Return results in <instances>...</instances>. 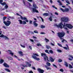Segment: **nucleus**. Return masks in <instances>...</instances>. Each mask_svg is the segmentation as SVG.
I'll list each match as a JSON object with an SVG mask.
<instances>
[{"label": "nucleus", "instance_id": "39448f33", "mask_svg": "<svg viewBox=\"0 0 73 73\" xmlns=\"http://www.w3.org/2000/svg\"><path fill=\"white\" fill-rule=\"evenodd\" d=\"M3 23H4V24H5L6 26L8 27V26H9V25H11V22L9 21H7V22L4 21H3Z\"/></svg>", "mask_w": 73, "mask_h": 73}, {"label": "nucleus", "instance_id": "0e129e2a", "mask_svg": "<svg viewBox=\"0 0 73 73\" xmlns=\"http://www.w3.org/2000/svg\"><path fill=\"white\" fill-rule=\"evenodd\" d=\"M33 38H35V39L37 38V37L36 36H33Z\"/></svg>", "mask_w": 73, "mask_h": 73}, {"label": "nucleus", "instance_id": "2eb2a0df", "mask_svg": "<svg viewBox=\"0 0 73 73\" xmlns=\"http://www.w3.org/2000/svg\"><path fill=\"white\" fill-rule=\"evenodd\" d=\"M19 53L21 55L20 56H23V53L21 51H19Z\"/></svg>", "mask_w": 73, "mask_h": 73}, {"label": "nucleus", "instance_id": "680f3d73", "mask_svg": "<svg viewBox=\"0 0 73 73\" xmlns=\"http://www.w3.org/2000/svg\"><path fill=\"white\" fill-rule=\"evenodd\" d=\"M3 0H0V3H3Z\"/></svg>", "mask_w": 73, "mask_h": 73}, {"label": "nucleus", "instance_id": "bb28decb", "mask_svg": "<svg viewBox=\"0 0 73 73\" xmlns=\"http://www.w3.org/2000/svg\"><path fill=\"white\" fill-rule=\"evenodd\" d=\"M41 28H45V26L44 25H41Z\"/></svg>", "mask_w": 73, "mask_h": 73}, {"label": "nucleus", "instance_id": "7c9ffc66", "mask_svg": "<svg viewBox=\"0 0 73 73\" xmlns=\"http://www.w3.org/2000/svg\"><path fill=\"white\" fill-rule=\"evenodd\" d=\"M34 32L35 33H38V31L37 30L34 31Z\"/></svg>", "mask_w": 73, "mask_h": 73}, {"label": "nucleus", "instance_id": "9b49d317", "mask_svg": "<svg viewBox=\"0 0 73 73\" xmlns=\"http://www.w3.org/2000/svg\"><path fill=\"white\" fill-rule=\"evenodd\" d=\"M36 22H37V21H34L33 22V24L34 25H35V27H37V25H38V24H37V23H36Z\"/></svg>", "mask_w": 73, "mask_h": 73}, {"label": "nucleus", "instance_id": "aec40b11", "mask_svg": "<svg viewBox=\"0 0 73 73\" xmlns=\"http://www.w3.org/2000/svg\"><path fill=\"white\" fill-rule=\"evenodd\" d=\"M5 70L6 71H7L8 72H11V71L10 70H9L7 68H5Z\"/></svg>", "mask_w": 73, "mask_h": 73}, {"label": "nucleus", "instance_id": "ea45409f", "mask_svg": "<svg viewBox=\"0 0 73 73\" xmlns=\"http://www.w3.org/2000/svg\"><path fill=\"white\" fill-rule=\"evenodd\" d=\"M29 24H32V22H33L32 21H31V20L29 21Z\"/></svg>", "mask_w": 73, "mask_h": 73}, {"label": "nucleus", "instance_id": "49530a36", "mask_svg": "<svg viewBox=\"0 0 73 73\" xmlns=\"http://www.w3.org/2000/svg\"><path fill=\"white\" fill-rule=\"evenodd\" d=\"M40 34H41V35H45V33L44 32H41L40 33Z\"/></svg>", "mask_w": 73, "mask_h": 73}, {"label": "nucleus", "instance_id": "0eeeda50", "mask_svg": "<svg viewBox=\"0 0 73 73\" xmlns=\"http://www.w3.org/2000/svg\"><path fill=\"white\" fill-rule=\"evenodd\" d=\"M37 71L40 73H44V70L41 68H38L37 69Z\"/></svg>", "mask_w": 73, "mask_h": 73}, {"label": "nucleus", "instance_id": "37998d69", "mask_svg": "<svg viewBox=\"0 0 73 73\" xmlns=\"http://www.w3.org/2000/svg\"><path fill=\"white\" fill-rule=\"evenodd\" d=\"M57 51L58 52H62V51L61 50H59V49H58L57 50Z\"/></svg>", "mask_w": 73, "mask_h": 73}, {"label": "nucleus", "instance_id": "e433bc0d", "mask_svg": "<svg viewBox=\"0 0 73 73\" xmlns=\"http://www.w3.org/2000/svg\"><path fill=\"white\" fill-rule=\"evenodd\" d=\"M60 9L63 12H65V10L62 8H60Z\"/></svg>", "mask_w": 73, "mask_h": 73}, {"label": "nucleus", "instance_id": "4be33fe9", "mask_svg": "<svg viewBox=\"0 0 73 73\" xmlns=\"http://www.w3.org/2000/svg\"><path fill=\"white\" fill-rule=\"evenodd\" d=\"M65 64V65L66 66V67H68V63H67L66 62H64Z\"/></svg>", "mask_w": 73, "mask_h": 73}, {"label": "nucleus", "instance_id": "e2e57ef3", "mask_svg": "<svg viewBox=\"0 0 73 73\" xmlns=\"http://www.w3.org/2000/svg\"><path fill=\"white\" fill-rule=\"evenodd\" d=\"M55 15H58V14L56 12L55 13Z\"/></svg>", "mask_w": 73, "mask_h": 73}, {"label": "nucleus", "instance_id": "412c9836", "mask_svg": "<svg viewBox=\"0 0 73 73\" xmlns=\"http://www.w3.org/2000/svg\"><path fill=\"white\" fill-rule=\"evenodd\" d=\"M43 16H48V13H44L43 15Z\"/></svg>", "mask_w": 73, "mask_h": 73}, {"label": "nucleus", "instance_id": "a211bd4d", "mask_svg": "<svg viewBox=\"0 0 73 73\" xmlns=\"http://www.w3.org/2000/svg\"><path fill=\"white\" fill-rule=\"evenodd\" d=\"M57 2L59 3V5H62V2H61V1L60 0L57 1Z\"/></svg>", "mask_w": 73, "mask_h": 73}, {"label": "nucleus", "instance_id": "9d476101", "mask_svg": "<svg viewBox=\"0 0 73 73\" xmlns=\"http://www.w3.org/2000/svg\"><path fill=\"white\" fill-rule=\"evenodd\" d=\"M3 65L5 67H6V68H9V65H8L5 62H4Z\"/></svg>", "mask_w": 73, "mask_h": 73}, {"label": "nucleus", "instance_id": "603ef678", "mask_svg": "<svg viewBox=\"0 0 73 73\" xmlns=\"http://www.w3.org/2000/svg\"><path fill=\"white\" fill-rule=\"evenodd\" d=\"M8 18H9V19H14L13 17H12V18H11L9 16L8 17Z\"/></svg>", "mask_w": 73, "mask_h": 73}, {"label": "nucleus", "instance_id": "864d4df0", "mask_svg": "<svg viewBox=\"0 0 73 73\" xmlns=\"http://www.w3.org/2000/svg\"><path fill=\"white\" fill-rule=\"evenodd\" d=\"M37 46H41V44H37Z\"/></svg>", "mask_w": 73, "mask_h": 73}, {"label": "nucleus", "instance_id": "f3484780", "mask_svg": "<svg viewBox=\"0 0 73 73\" xmlns=\"http://www.w3.org/2000/svg\"><path fill=\"white\" fill-rule=\"evenodd\" d=\"M69 9L66 8L64 9V12H69Z\"/></svg>", "mask_w": 73, "mask_h": 73}, {"label": "nucleus", "instance_id": "ddd939ff", "mask_svg": "<svg viewBox=\"0 0 73 73\" xmlns=\"http://www.w3.org/2000/svg\"><path fill=\"white\" fill-rule=\"evenodd\" d=\"M50 60L51 62H54V59L53 58H52V57H50Z\"/></svg>", "mask_w": 73, "mask_h": 73}, {"label": "nucleus", "instance_id": "473e14b6", "mask_svg": "<svg viewBox=\"0 0 73 73\" xmlns=\"http://www.w3.org/2000/svg\"><path fill=\"white\" fill-rule=\"evenodd\" d=\"M65 41L66 42H68V41H67L66 40H65V39H63L61 41L62 42H64V41Z\"/></svg>", "mask_w": 73, "mask_h": 73}, {"label": "nucleus", "instance_id": "c9c22d12", "mask_svg": "<svg viewBox=\"0 0 73 73\" xmlns=\"http://www.w3.org/2000/svg\"><path fill=\"white\" fill-rule=\"evenodd\" d=\"M57 44L59 46H60V47H62V45L61 44L58 43Z\"/></svg>", "mask_w": 73, "mask_h": 73}, {"label": "nucleus", "instance_id": "2f4dec72", "mask_svg": "<svg viewBox=\"0 0 73 73\" xmlns=\"http://www.w3.org/2000/svg\"><path fill=\"white\" fill-rule=\"evenodd\" d=\"M1 4L3 5H6V3L5 2H4L2 3H1Z\"/></svg>", "mask_w": 73, "mask_h": 73}, {"label": "nucleus", "instance_id": "7ed1b4c3", "mask_svg": "<svg viewBox=\"0 0 73 73\" xmlns=\"http://www.w3.org/2000/svg\"><path fill=\"white\" fill-rule=\"evenodd\" d=\"M41 56H44V58L45 61H46V59L47 61L48 62H49L50 61L49 60V58H48V57L46 54L45 53H41Z\"/></svg>", "mask_w": 73, "mask_h": 73}, {"label": "nucleus", "instance_id": "f257e3e1", "mask_svg": "<svg viewBox=\"0 0 73 73\" xmlns=\"http://www.w3.org/2000/svg\"><path fill=\"white\" fill-rule=\"evenodd\" d=\"M63 28L65 30H68V29L66 27H67L69 29H72L73 28V25H72L70 24H66L65 22L63 23V24L62 23H60V24H59L58 25H56V27H58V28H60L61 29L63 28Z\"/></svg>", "mask_w": 73, "mask_h": 73}, {"label": "nucleus", "instance_id": "20e7f679", "mask_svg": "<svg viewBox=\"0 0 73 73\" xmlns=\"http://www.w3.org/2000/svg\"><path fill=\"white\" fill-rule=\"evenodd\" d=\"M61 20L62 21H63L64 22H68L69 21L68 18L66 17L62 18Z\"/></svg>", "mask_w": 73, "mask_h": 73}, {"label": "nucleus", "instance_id": "de8ad7c7", "mask_svg": "<svg viewBox=\"0 0 73 73\" xmlns=\"http://www.w3.org/2000/svg\"><path fill=\"white\" fill-rule=\"evenodd\" d=\"M25 20L26 22H27V23H28L29 22V21H28V20L27 19V18H26V19H24Z\"/></svg>", "mask_w": 73, "mask_h": 73}, {"label": "nucleus", "instance_id": "4d7b16f0", "mask_svg": "<svg viewBox=\"0 0 73 73\" xmlns=\"http://www.w3.org/2000/svg\"><path fill=\"white\" fill-rule=\"evenodd\" d=\"M53 66H54V67H55V68H57V66H56L54 64H53Z\"/></svg>", "mask_w": 73, "mask_h": 73}, {"label": "nucleus", "instance_id": "bf43d9fd", "mask_svg": "<svg viewBox=\"0 0 73 73\" xmlns=\"http://www.w3.org/2000/svg\"><path fill=\"white\" fill-rule=\"evenodd\" d=\"M66 46H67V48L68 49H69V46H68V44H66Z\"/></svg>", "mask_w": 73, "mask_h": 73}, {"label": "nucleus", "instance_id": "f8f14e48", "mask_svg": "<svg viewBox=\"0 0 73 73\" xmlns=\"http://www.w3.org/2000/svg\"><path fill=\"white\" fill-rule=\"evenodd\" d=\"M33 12H36V13H38V11L36 10V9L33 8Z\"/></svg>", "mask_w": 73, "mask_h": 73}, {"label": "nucleus", "instance_id": "6e6552de", "mask_svg": "<svg viewBox=\"0 0 73 73\" xmlns=\"http://www.w3.org/2000/svg\"><path fill=\"white\" fill-rule=\"evenodd\" d=\"M32 57L34 59L37 60V61H38V60H40V58H37V57L35 55H32Z\"/></svg>", "mask_w": 73, "mask_h": 73}, {"label": "nucleus", "instance_id": "b1692460", "mask_svg": "<svg viewBox=\"0 0 73 73\" xmlns=\"http://www.w3.org/2000/svg\"><path fill=\"white\" fill-rule=\"evenodd\" d=\"M69 68L70 69H71V68H73V66H72V65L70 64H69Z\"/></svg>", "mask_w": 73, "mask_h": 73}, {"label": "nucleus", "instance_id": "cd10ccee", "mask_svg": "<svg viewBox=\"0 0 73 73\" xmlns=\"http://www.w3.org/2000/svg\"><path fill=\"white\" fill-rule=\"evenodd\" d=\"M66 2L68 4H70L69 1H68V0H66Z\"/></svg>", "mask_w": 73, "mask_h": 73}, {"label": "nucleus", "instance_id": "1a4fd4ad", "mask_svg": "<svg viewBox=\"0 0 73 73\" xmlns=\"http://www.w3.org/2000/svg\"><path fill=\"white\" fill-rule=\"evenodd\" d=\"M0 37L5 38L6 39H9L8 38L7 36H5L3 34H2L1 35H0Z\"/></svg>", "mask_w": 73, "mask_h": 73}, {"label": "nucleus", "instance_id": "a878e982", "mask_svg": "<svg viewBox=\"0 0 73 73\" xmlns=\"http://www.w3.org/2000/svg\"><path fill=\"white\" fill-rule=\"evenodd\" d=\"M45 52H46V53H48V54H50V53L49 52V51L48 50H45Z\"/></svg>", "mask_w": 73, "mask_h": 73}, {"label": "nucleus", "instance_id": "774afa93", "mask_svg": "<svg viewBox=\"0 0 73 73\" xmlns=\"http://www.w3.org/2000/svg\"><path fill=\"white\" fill-rule=\"evenodd\" d=\"M32 68L33 69H34V70H36V68H35V67H32Z\"/></svg>", "mask_w": 73, "mask_h": 73}, {"label": "nucleus", "instance_id": "393cba45", "mask_svg": "<svg viewBox=\"0 0 73 73\" xmlns=\"http://www.w3.org/2000/svg\"><path fill=\"white\" fill-rule=\"evenodd\" d=\"M8 8V6L6 4L5 7V8L6 9H7V8Z\"/></svg>", "mask_w": 73, "mask_h": 73}, {"label": "nucleus", "instance_id": "4468645a", "mask_svg": "<svg viewBox=\"0 0 73 73\" xmlns=\"http://www.w3.org/2000/svg\"><path fill=\"white\" fill-rule=\"evenodd\" d=\"M33 6L34 8H35V9H36V8H37V5H36V4L35 3H33Z\"/></svg>", "mask_w": 73, "mask_h": 73}, {"label": "nucleus", "instance_id": "dca6fc26", "mask_svg": "<svg viewBox=\"0 0 73 73\" xmlns=\"http://www.w3.org/2000/svg\"><path fill=\"white\" fill-rule=\"evenodd\" d=\"M21 16V20H26L27 19V18L26 17H23L22 16Z\"/></svg>", "mask_w": 73, "mask_h": 73}, {"label": "nucleus", "instance_id": "8fccbe9b", "mask_svg": "<svg viewBox=\"0 0 73 73\" xmlns=\"http://www.w3.org/2000/svg\"><path fill=\"white\" fill-rule=\"evenodd\" d=\"M60 71L62 72H64V70H63V69H61L60 70Z\"/></svg>", "mask_w": 73, "mask_h": 73}, {"label": "nucleus", "instance_id": "6e6d98bb", "mask_svg": "<svg viewBox=\"0 0 73 73\" xmlns=\"http://www.w3.org/2000/svg\"><path fill=\"white\" fill-rule=\"evenodd\" d=\"M29 47L31 50H32V46H29Z\"/></svg>", "mask_w": 73, "mask_h": 73}, {"label": "nucleus", "instance_id": "423d86ee", "mask_svg": "<svg viewBox=\"0 0 73 73\" xmlns=\"http://www.w3.org/2000/svg\"><path fill=\"white\" fill-rule=\"evenodd\" d=\"M18 21L19 22L20 24H27V23L25 21H23L21 20H19Z\"/></svg>", "mask_w": 73, "mask_h": 73}, {"label": "nucleus", "instance_id": "f03ea898", "mask_svg": "<svg viewBox=\"0 0 73 73\" xmlns=\"http://www.w3.org/2000/svg\"><path fill=\"white\" fill-rule=\"evenodd\" d=\"M58 36L60 38L61 40H64V39L62 38V37L65 36V33L64 32H59L58 33Z\"/></svg>", "mask_w": 73, "mask_h": 73}, {"label": "nucleus", "instance_id": "a18cd8bd", "mask_svg": "<svg viewBox=\"0 0 73 73\" xmlns=\"http://www.w3.org/2000/svg\"><path fill=\"white\" fill-rule=\"evenodd\" d=\"M50 48V46H46V48L47 49H49V48Z\"/></svg>", "mask_w": 73, "mask_h": 73}, {"label": "nucleus", "instance_id": "58836bf2", "mask_svg": "<svg viewBox=\"0 0 73 73\" xmlns=\"http://www.w3.org/2000/svg\"><path fill=\"white\" fill-rule=\"evenodd\" d=\"M62 60L61 59H59L58 60V62H62Z\"/></svg>", "mask_w": 73, "mask_h": 73}, {"label": "nucleus", "instance_id": "052dcab7", "mask_svg": "<svg viewBox=\"0 0 73 73\" xmlns=\"http://www.w3.org/2000/svg\"><path fill=\"white\" fill-rule=\"evenodd\" d=\"M29 73H33V71H29Z\"/></svg>", "mask_w": 73, "mask_h": 73}, {"label": "nucleus", "instance_id": "5fc2aeb1", "mask_svg": "<svg viewBox=\"0 0 73 73\" xmlns=\"http://www.w3.org/2000/svg\"><path fill=\"white\" fill-rule=\"evenodd\" d=\"M10 54H11V56H13V53L12 52H10L9 53Z\"/></svg>", "mask_w": 73, "mask_h": 73}, {"label": "nucleus", "instance_id": "09e8293b", "mask_svg": "<svg viewBox=\"0 0 73 73\" xmlns=\"http://www.w3.org/2000/svg\"><path fill=\"white\" fill-rule=\"evenodd\" d=\"M47 70H49L50 69V70H51V68H50V67H48L47 68H46Z\"/></svg>", "mask_w": 73, "mask_h": 73}, {"label": "nucleus", "instance_id": "c03bdc74", "mask_svg": "<svg viewBox=\"0 0 73 73\" xmlns=\"http://www.w3.org/2000/svg\"><path fill=\"white\" fill-rule=\"evenodd\" d=\"M33 55H35V56H38V54H33Z\"/></svg>", "mask_w": 73, "mask_h": 73}, {"label": "nucleus", "instance_id": "72a5a7b5", "mask_svg": "<svg viewBox=\"0 0 73 73\" xmlns=\"http://www.w3.org/2000/svg\"><path fill=\"white\" fill-rule=\"evenodd\" d=\"M49 19L50 20V21H52V17L51 16L49 18Z\"/></svg>", "mask_w": 73, "mask_h": 73}, {"label": "nucleus", "instance_id": "c85d7f7f", "mask_svg": "<svg viewBox=\"0 0 73 73\" xmlns=\"http://www.w3.org/2000/svg\"><path fill=\"white\" fill-rule=\"evenodd\" d=\"M27 64H28V65L29 67H30V66H31V64H29V62H27Z\"/></svg>", "mask_w": 73, "mask_h": 73}, {"label": "nucleus", "instance_id": "79ce46f5", "mask_svg": "<svg viewBox=\"0 0 73 73\" xmlns=\"http://www.w3.org/2000/svg\"><path fill=\"white\" fill-rule=\"evenodd\" d=\"M20 45L22 47V48H25V46L24 45H23L22 44H21Z\"/></svg>", "mask_w": 73, "mask_h": 73}, {"label": "nucleus", "instance_id": "13d9d810", "mask_svg": "<svg viewBox=\"0 0 73 73\" xmlns=\"http://www.w3.org/2000/svg\"><path fill=\"white\" fill-rule=\"evenodd\" d=\"M64 48L66 50H67L68 49V48L66 47H64Z\"/></svg>", "mask_w": 73, "mask_h": 73}, {"label": "nucleus", "instance_id": "3c124183", "mask_svg": "<svg viewBox=\"0 0 73 73\" xmlns=\"http://www.w3.org/2000/svg\"><path fill=\"white\" fill-rule=\"evenodd\" d=\"M30 40L31 41V42H34V40L33 39H30Z\"/></svg>", "mask_w": 73, "mask_h": 73}, {"label": "nucleus", "instance_id": "5701e85b", "mask_svg": "<svg viewBox=\"0 0 73 73\" xmlns=\"http://www.w3.org/2000/svg\"><path fill=\"white\" fill-rule=\"evenodd\" d=\"M4 62V60L3 59H1L0 60V64H2Z\"/></svg>", "mask_w": 73, "mask_h": 73}, {"label": "nucleus", "instance_id": "a19ab883", "mask_svg": "<svg viewBox=\"0 0 73 73\" xmlns=\"http://www.w3.org/2000/svg\"><path fill=\"white\" fill-rule=\"evenodd\" d=\"M45 40H46V42H48L49 41V40L47 39L46 38H45Z\"/></svg>", "mask_w": 73, "mask_h": 73}, {"label": "nucleus", "instance_id": "f704fd0d", "mask_svg": "<svg viewBox=\"0 0 73 73\" xmlns=\"http://www.w3.org/2000/svg\"><path fill=\"white\" fill-rule=\"evenodd\" d=\"M7 19V17H4L3 18V21H5V19Z\"/></svg>", "mask_w": 73, "mask_h": 73}, {"label": "nucleus", "instance_id": "338daca9", "mask_svg": "<svg viewBox=\"0 0 73 73\" xmlns=\"http://www.w3.org/2000/svg\"><path fill=\"white\" fill-rule=\"evenodd\" d=\"M40 18L41 19L42 21H44V19H43L41 17H40Z\"/></svg>", "mask_w": 73, "mask_h": 73}, {"label": "nucleus", "instance_id": "69168bd1", "mask_svg": "<svg viewBox=\"0 0 73 73\" xmlns=\"http://www.w3.org/2000/svg\"><path fill=\"white\" fill-rule=\"evenodd\" d=\"M23 4L25 5V2L24 1V0L23 1Z\"/></svg>", "mask_w": 73, "mask_h": 73}, {"label": "nucleus", "instance_id": "4c0bfd02", "mask_svg": "<svg viewBox=\"0 0 73 73\" xmlns=\"http://www.w3.org/2000/svg\"><path fill=\"white\" fill-rule=\"evenodd\" d=\"M23 66V67H25V68H27V65H25V64H23L22 65Z\"/></svg>", "mask_w": 73, "mask_h": 73}, {"label": "nucleus", "instance_id": "c756f323", "mask_svg": "<svg viewBox=\"0 0 73 73\" xmlns=\"http://www.w3.org/2000/svg\"><path fill=\"white\" fill-rule=\"evenodd\" d=\"M47 64L48 65V66H50V63L48 62H47Z\"/></svg>", "mask_w": 73, "mask_h": 73}, {"label": "nucleus", "instance_id": "6ab92c4d", "mask_svg": "<svg viewBox=\"0 0 73 73\" xmlns=\"http://www.w3.org/2000/svg\"><path fill=\"white\" fill-rule=\"evenodd\" d=\"M49 53H50L51 54H53V51L52 50H49Z\"/></svg>", "mask_w": 73, "mask_h": 73}]
</instances>
